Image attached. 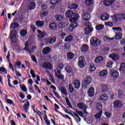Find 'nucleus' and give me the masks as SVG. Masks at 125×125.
Here are the masks:
<instances>
[{"label":"nucleus","instance_id":"nucleus-4","mask_svg":"<svg viewBox=\"0 0 125 125\" xmlns=\"http://www.w3.org/2000/svg\"><path fill=\"white\" fill-rule=\"evenodd\" d=\"M92 81V77L90 76H87L83 81V84H82V87L83 88H87L88 86L90 84Z\"/></svg>","mask_w":125,"mask_h":125},{"label":"nucleus","instance_id":"nucleus-45","mask_svg":"<svg viewBox=\"0 0 125 125\" xmlns=\"http://www.w3.org/2000/svg\"><path fill=\"white\" fill-rule=\"evenodd\" d=\"M85 4L86 5L90 6V5H92L93 4L92 0H85Z\"/></svg>","mask_w":125,"mask_h":125},{"label":"nucleus","instance_id":"nucleus-18","mask_svg":"<svg viewBox=\"0 0 125 125\" xmlns=\"http://www.w3.org/2000/svg\"><path fill=\"white\" fill-rule=\"evenodd\" d=\"M60 2V0H51L50 1V4H52L51 8L54 9L56 5V4H58Z\"/></svg>","mask_w":125,"mask_h":125},{"label":"nucleus","instance_id":"nucleus-60","mask_svg":"<svg viewBox=\"0 0 125 125\" xmlns=\"http://www.w3.org/2000/svg\"><path fill=\"white\" fill-rule=\"evenodd\" d=\"M111 113L110 112H108V111H106L105 113H104V115H105L107 117V118L109 119L110 118Z\"/></svg>","mask_w":125,"mask_h":125},{"label":"nucleus","instance_id":"nucleus-41","mask_svg":"<svg viewBox=\"0 0 125 125\" xmlns=\"http://www.w3.org/2000/svg\"><path fill=\"white\" fill-rule=\"evenodd\" d=\"M122 38V34L121 33H118L115 35L116 40H120Z\"/></svg>","mask_w":125,"mask_h":125},{"label":"nucleus","instance_id":"nucleus-3","mask_svg":"<svg viewBox=\"0 0 125 125\" xmlns=\"http://www.w3.org/2000/svg\"><path fill=\"white\" fill-rule=\"evenodd\" d=\"M90 43L93 46L99 47L101 43V41L98 38L93 37L90 39Z\"/></svg>","mask_w":125,"mask_h":125},{"label":"nucleus","instance_id":"nucleus-29","mask_svg":"<svg viewBox=\"0 0 125 125\" xmlns=\"http://www.w3.org/2000/svg\"><path fill=\"white\" fill-rule=\"evenodd\" d=\"M103 61H104V58L101 56L97 57L94 60V62L96 63H99Z\"/></svg>","mask_w":125,"mask_h":125},{"label":"nucleus","instance_id":"nucleus-53","mask_svg":"<svg viewBox=\"0 0 125 125\" xmlns=\"http://www.w3.org/2000/svg\"><path fill=\"white\" fill-rule=\"evenodd\" d=\"M6 102L11 105H13V106H15V104L13 101H12L11 99H9L8 98H7Z\"/></svg>","mask_w":125,"mask_h":125},{"label":"nucleus","instance_id":"nucleus-23","mask_svg":"<svg viewBox=\"0 0 125 125\" xmlns=\"http://www.w3.org/2000/svg\"><path fill=\"white\" fill-rule=\"evenodd\" d=\"M49 52H50V47H46L44 48L43 50H42V53H43L44 55H46Z\"/></svg>","mask_w":125,"mask_h":125},{"label":"nucleus","instance_id":"nucleus-2","mask_svg":"<svg viewBox=\"0 0 125 125\" xmlns=\"http://www.w3.org/2000/svg\"><path fill=\"white\" fill-rule=\"evenodd\" d=\"M63 67V64H60L58 66H57L56 69L54 70L55 76L61 80H62L64 79V76L61 72V70L62 69Z\"/></svg>","mask_w":125,"mask_h":125},{"label":"nucleus","instance_id":"nucleus-55","mask_svg":"<svg viewBox=\"0 0 125 125\" xmlns=\"http://www.w3.org/2000/svg\"><path fill=\"white\" fill-rule=\"evenodd\" d=\"M112 29L114 30H117L118 31H120V32L123 31L122 28L120 27H113Z\"/></svg>","mask_w":125,"mask_h":125},{"label":"nucleus","instance_id":"nucleus-5","mask_svg":"<svg viewBox=\"0 0 125 125\" xmlns=\"http://www.w3.org/2000/svg\"><path fill=\"white\" fill-rule=\"evenodd\" d=\"M16 33L17 31L16 30H13L11 31V32H10V39H11L12 42L13 43H16L17 41H14L13 40H15L16 37Z\"/></svg>","mask_w":125,"mask_h":125},{"label":"nucleus","instance_id":"nucleus-26","mask_svg":"<svg viewBox=\"0 0 125 125\" xmlns=\"http://www.w3.org/2000/svg\"><path fill=\"white\" fill-rule=\"evenodd\" d=\"M30 106V103L29 102H27L26 103L23 104V109L25 112L27 113L28 110L29 109V107Z\"/></svg>","mask_w":125,"mask_h":125},{"label":"nucleus","instance_id":"nucleus-27","mask_svg":"<svg viewBox=\"0 0 125 125\" xmlns=\"http://www.w3.org/2000/svg\"><path fill=\"white\" fill-rule=\"evenodd\" d=\"M89 47L87 44H83L81 48V51L86 52L88 50Z\"/></svg>","mask_w":125,"mask_h":125},{"label":"nucleus","instance_id":"nucleus-52","mask_svg":"<svg viewBox=\"0 0 125 125\" xmlns=\"http://www.w3.org/2000/svg\"><path fill=\"white\" fill-rule=\"evenodd\" d=\"M119 19H120V21L122 20H125V14H120L119 15Z\"/></svg>","mask_w":125,"mask_h":125},{"label":"nucleus","instance_id":"nucleus-48","mask_svg":"<svg viewBox=\"0 0 125 125\" xmlns=\"http://www.w3.org/2000/svg\"><path fill=\"white\" fill-rule=\"evenodd\" d=\"M85 104L83 103H80V104H77V106L80 108V109H83L84 107Z\"/></svg>","mask_w":125,"mask_h":125},{"label":"nucleus","instance_id":"nucleus-25","mask_svg":"<svg viewBox=\"0 0 125 125\" xmlns=\"http://www.w3.org/2000/svg\"><path fill=\"white\" fill-rule=\"evenodd\" d=\"M109 19V16L107 14H104L101 16V20L103 21H106Z\"/></svg>","mask_w":125,"mask_h":125},{"label":"nucleus","instance_id":"nucleus-59","mask_svg":"<svg viewBox=\"0 0 125 125\" xmlns=\"http://www.w3.org/2000/svg\"><path fill=\"white\" fill-rule=\"evenodd\" d=\"M73 113H74V116H75L78 119V121H77V122L80 123L81 119L80 118V117L79 116V115H78V114L76 112H73Z\"/></svg>","mask_w":125,"mask_h":125},{"label":"nucleus","instance_id":"nucleus-10","mask_svg":"<svg viewBox=\"0 0 125 125\" xmlns=\"http://www.w3.org/2000/svg\"><path fill=\"white\" fill-rule=\"evenodd\" d=\"M42 67L44 69H52L53 68V65L51 63L49 62H44L42 64Z\"/></svg>","mask_w":125,"mask_h":125},{"label":"nucleus","instance_id":"nucleus-36","mask_svg":"<svg viewBox=\"0 0 125 125\" xmlns=\"http://www.w3.org/2000/svg\"><path fill=\"white\" fill-rule=\"evenodd\" d=\"M102 114H103V110H101L98 113L96 114L94 117L97 119H100L101 118Z\"/></svg>","mask_w":125,"mask_h":125},{"label":"nucleus","instance_id":"nucleus-24","mask_svg":"<svg viewBox=\"0 0 125 125\" xmlns=\"http://www.w3.org/2000/svg\"><path fill=\"white\" fill-rule=\"evenodd\" d=\"M35 24L37 27H42L44 25V23L41 21H37L35 22Z\"/></svg>","mask_w":125,"mask_h":125},{"label":"nucleus","instance_id":"nucleus-12","mask_svg":"<svg viewBox=\"0 0 125 125\" xmlns=\"http://www.w3.org/2000/svg\"><path fill=\"white\" fill-rule=\"evenodd\" d=\"M94 30V29L92 27H87L84 30V33L85 35H88L92 33Z\"/></svg>","mask_w":125,"mask_h":125},{"label":"nucleus","instance_id":"nucleus-56","mask_svg":"<svg viewBox=\"0 0 125 125\" xmlns=\"http://www.w3.org/2000/svg\"><path fill=\"white\" fill-rule=\"evenodd\" d=\"M32 60L34 62L36 63H38V60L35 55H33L31 56Z\"/></svg>","mask_w":125,"mask_h":125},{"label":"nucleus","instance_id":"nucleus-51","mask_svg":"<svg viewBox=\"0 0 125 125\" xmlns=\"http://www.w3.org/2000/svg\"><path fill=\"white\" fill-rule=\"evenodd\" d=\"M97 108L99 110H102L103 109V105L100 103H97Z\"/></svg>","mask_w":125,"mask_h":125},{"label":"nucleus","instance_id":"nucleus-58","mask_svg":"<svg viewBox=\"0 0 125 125\" xmlns=\"http://www.w3.org/2000/svg\"><path fill=\"white\" fill-rule=\"evenodd\" d=\"M113 40H114V37H112V38H110L108 37H106L104 38V41L105 40L106 42H108L110 41H112Z\"/></svg>","mask_w":125,"mask_h":125},{"label":"nucleus","instance_id":"nucleus-44","mask_svg":"<svg viewBox=\"0 0 125 125\" xmlns=\"http://www.w3.org/2000/svg\"><path fill=\"white\" fill-rule=\"evenodd\" d=\"M60 114L64 118H67L68 120L71 119V118L67 114L64 115L62 112H60Z\"/></svg>","mask_w":125,"mask_h":125},{"label":"nucleus","instance_id":"nucleus-16","mask_svg":"<svg viewBox=\"0 0 125 125\" xmlns=\"http://www.w3.org/2000/svg\"><path fill=\"white\" fill-rule=\"evenodd\" d=\"M24 45L25 46V47H24V50L26 51H28L29 55L30 56H32V52H34V51H33L32 50H30L29 49V42L28 41H27L26 42V43H25V44H24Z\"/></svg>","mask_w":125,"mask_h":125},{"label":"nucleus","instance_id":"nucleus-47","mask_svg":"<svg viewBox=\"0 0 125 125\" xmlns=\"http://www.w3.org/2000/svg\"><path fill=\"white\" fill-rule=\"evenodd\" d=\"M0 72L4 73V74H7V70L4 67H0Z\"/></svg>","mask_w":125,"mask_h":125},{"label":"nucleus","instance_id":"nucleus-14","mask_svg":"<svg viewBox=\"0 0 125 125\" xmlns=\"http://www.w3.org/2000/svg\"><path fill=\"white\" fill-rule=\"evenodd\" d=\"M110 58L113 61H117L120 58V56L117 53H112L109 55Z\"/></svg>","mask_w":125,"mask_h":125},{"label":"nucleus","instance_id":"nucleus-42","mask_svg":"<svg viewBox=\"0 0 125 125\" xmlns=\"http://www.w3.org/2000/svg\"><path fill=\"white\" fill-rule=\"evenodd\" d=\"M20 87L21 89L23 92H26L27 90L26 87L25 86V85L24 84H21L20 85Z\"/></svg>","mask_w":125,"mask_h":125},{"label":"nucleus","instance_id":"nucleus-33","mask_svg":"<svg viewBox=\"0 0 125 125\" xmlns=\"http://www.w3.org/2000/svg\"><path fill=\"white\" fill-rule=\"evenodd\" d=\"M36 4L35 2H32L30 3V4L29 5V10H33L36 8Z\"/></svg>","mask_w":125,"mask_h":125},{"label":"nucleus","instance_id":"nucleus-28","mask_svg":"<svg viewBox=\"0 0 125 125\" xmlns=\"http://www.w3.org/2000/svg\"><path fill=\"white\" fill-rule=\"evenodd\" d=\"M73 39V36L72 35H68L64 39V42H71Z\"/></svg>","mask_w":125,"mask_h":125},{"label":"nucleus","instance_id":"nucleus-38","mask_svg":"<svg viewBox=\"0 0 125 125\" xmlns=\"http://www.w3.org/2000/svg\"><path fill=\"white\" fill-rule=\"evenodd\" d=\"M55 19L57 21H62L63 18L61 15H55Z\"/></svg>","mask_w":125,"mask_h":125},{"label":"nucleus","instance_id":"nucleus-9","mask_svg":"<svg viewBox=\"0 0 125 125\" xmlns=\"http://www.w3.org/2000/svg\"><path fill=\"white\" fill-rule=\"evenodd\" d=\"M78 23L77 21L72 22L71 24L69 25L68 27V30L70 32H73L75 29L78 26Z\"/></svg>","mask_w":125,"mask_h":125},{"label":"nucleus","instance_id":"nucleus-32","mask_svg":"<svg viewBox=\"0 0 125 125\" xmlns=\"http://www.w3.org/2000/svg\"><path fill=\"white\" fill-rule=\"evenodd\" d=\"M28 32L26 30L22 29L20 31V35L22 37H25L27 34Z\"/></svg>","mask_w":125,"mask_h":125},{"label":"nucleus","instance_id":"nucleus-57","mask_svg":"<svg viewBox=\"0 0 125 125\" xmlns=\"http://www.w3.org/2000/svg\"><path fill=\"white\" fill-rule=\"evenodd\" d=\"M47 8V6L46 4L41 5V9L42 11H45Z\"/></svg>","mask_w":125,"mask_h":125},{"label":"nucleus","instance_id":"nucleus-35","mask_svg":"<svg viewBox=\"0 0 125 125\" xmlns=\"http://www.w3.org/2000/svg\"><path fill=\"white\" fill-rule=\"evenodd\" d=\"M65 70L67 73H71L72 72V69L69 65H66Z\"/></svg>","mask_w":125,"mask_h":125},{"label":"nucleus","instance_id":"nucleus-11","mask_svg":"<svg viewBox=\"0 0 125 125\" xmlns=\"http://www.w3.org/2000/svg\"><path fill=\"white\" fill-rule=\"evenodd\" d=\"M94 88L93 87H91L89 89L87 90V95L90 97H93L94 95Z\"/></svg>","mask_w":125,"mask_h":125},{"label":"nucleus","instance_id":"nucleus-37","mask_svg":"<svg viewBox=\"0 0 125 125\" xmlns=\"http://www.w3.org/2000/svg\"><path fill=\"white\" fill-rule=\"evenodd\" d=\"M60 29H62L66 27V23L64 22H61L59 24Z\"/></svg>","mask_w":125,"mask_h":125},{"label":"nucleus","instance_id":"nucleus-6","mask_svg":"<svg viewBox=\"0 0 125 125\" xmlns=\"http://www.w3.org/2000/svg\"><path fill=\"white\" fill-rule=\"evenodd\" d=\"M85 59L84 57H80L79 58V61L78 62V65L80 68H83L85 67L84 65Z\"/></svg>","mask_w":125,"mask_h":125},{"label":"nucleus","instance_id":"nucleus-54","mask_svg":"<svg viewBox=\"0 0 125 125\" xmlns=\"http://www.w3.org/2000/svg\"><path fill=\"white\" fill-rule=\"evenodd\" d=\"M114 63L113 62L110 61L108 62V63L106 65V67L107 68H111L112 67H113V64Z\"/></svg>","mask_w":125,"mask_h":125},{"label":"nucleus","instance_id":"nucleus-61","mask_svg":"<svg viewBox=\"0 0 125 125\" xmlns=\"http://www.w3.org/2000/svg\"><path fill=\"white\" fill-rule=\"evenodd\" d=\"M45 35H46L45 32H43L41 34L39 35L38 37L40 38H43L45 36Z\"/></svg>","mask_w":125,"mask_h":125},{"label":"nucleus","instance_id":"nucleus-50","mask_svg":"<svg viewBox=\"0 0 125 125\" xmlns=\"http://www.w3.org/2000/svg\"><path fill=\"white\" fill-rule=\"evenodd\" d=\"M48 11H42L40 14V16H41V17L44 18L45 16H46L48 15Z\"/></svg>","mask_w":125,"mask_h":125},{"label":"nucleus","instance_id":"nucleus-46","mask_svg":"<svg viewBox=\"0 0 125 125\" xmlns=\"http://www.w3.org/2000/svg\"><path fill=\"white\" fill-rule=\"evenodd\" d=\"M68 89H69V91L71 93H72L74 92V87H73V85L72 83H69Z\"/></svg>","mask_w":125,"mask_h":125},{"label":"nucleus","instance_id":"nucleus-43","mask_svg":"<svg viewBox=\"0 0 125 125\" xmlns=\"http://www.w3.org/2000/svg\"><path fill=\"white\" fill-rule=\"evenodd\" d=\"M78 4H72L71 6H69V8L70 10L72 9H77L78 7Z\"/></svg>","mask_w":125,"mask_h":125},{"label":"nucleus","instance_id":"nucleus-40","mask_svg":"<svg viewBox=\"0 0 125 125\" xmlns=\"http://www.w3.org/2000/svg\"><path fill=\"white\" fill-rule=\"evenodd\" d=\"M50 44H53L56 42V37H52L50 39H49Z\"/></svg>","mask_w":125,"mask_h":125},{"label":"nucleus","instance_id":"nucleus-20","mask_svg":"<svg viewBox=\"0 0 125 125\" xmlns=\"http://www.w3.org/2000/svg\"><path fill=\"white\" fill-rule=\"evenodd\" d=\"M75 56V54L74 53L72 52H68L67 53L66 57L67 59H69V60H72V59H73Z\"/></svg>","mask_w":125,"mask_h":125},{"label":"nucleus","instance_id":"nucleus-22","mask_svg":"<svg viewBox=\"0 0 125 125\" xmlns=\"http://www.w3.org/2000/svg\"><path fill=\"white\" fill-rule=\"evenodd\" d=\"M73 85L75 86V88L76 89H79L80 87V82L76 80L75 81H73Z\"/></svg>","mask_w":125,"mask_h":125},{"label":"nucleus","instance_id":"nucleus-62","mask_svg":"<svg viewBox=\"0 0 125 125\" xmlns=\"http://www.w3.org/2000/svg\"><path fill=\"white\" fill-rule=\"evenodd\" d=\"M19 96L21 99H24L25 98V95L22 92H20Z\"/></svg>","mask_w":125,"mask_h":125},{"label":"nucleus","instance_id":"nucleus-15","mask_svg":"<svg viewBox=\"0 0 125 125\" xmlns=\"http://www.w3.org/2000/svg\"><path fill=\"white\" fill-rule=\"evenodd\" d=\"M112 21L114 23H116L119 21H121V19L119 18V14L114 15L112 16Z\"/></svg>","mask_w":125,"mask_h":125},{"label":"nucleus","instance_id":"nucleus-31","mask_svg":"<svg viewBox=\"0 0 125 125\" xmlns=\"http://www.w3.org/2000/svg\"><path fill=\"white\" fill-rule=\"evenodd\" d=\"M95 28L97 31H100L101 30L103 29V28H104V25L102 24H99L98 25H97Z\"/></svg>","mask_w":125,"mask_h":125},{"label":"nucleus","instance_id":"nucleus-13","mask_svg":"<svg viewBox=\"0 0 125 125\" xmlns=\"http://www.w3.org/2000/svg\"><path fill=\"white\" fill-rule=\"evenodd\" d=\"M82 19L84 21H89L91 19V15L89 13H84L82 16Z\"/></svg>","mask_w":125,"mask_h":125},{"label":"nucleus","instance_id":"nucleus-30","mask_svg":"<svg viewBox=\"0 0 125 125\" xmlns=\"http://www.w3.org/2000/svg\"><path fill=\"white\" fill-rule=\"evenodd\" d=\"M125 70V63H122L120 64V67L119 68V71L120 72V73H122Z\"/></svg>","mask_w":125,"mask_h":125},{"label":"nucleus","instance_id":"nucleus-39","mask_svg":"<svg viewBox=\"0 0 125 125\" xmlns=\"http://www.w3.org/2000/svg\"><path fill=\"white\" fill-rule=\"evenodd\" d=\"M61 91L62 93V94L64 95H66L68 94L67 90L66 89V88H65V87H64L63 86H61Z\"/></svg>","mask_w":125,"mask_h":125},{"label":"nucleus","instance_id":"nucleus-21","mask_svg":"<svg viewBox=\"0 0 125 125\" xmlns=\"http://www.w3.org/2000/svg\"><path fill=\"white\" fill-rule=\"evenodd\" d=\"M58 24L56 22H51L49 25V27L52 30H55L57 29Z\"/></svg>","mask_w":125,"mask_h":125},{"label":"nucleus","instance_id":"nucleus-8","mask_svg":"<svg viewBox=\"0 0 125 125\" xmlns=\"http://www.w3.org/2000/svg\"><path fill=\"white\" fill-rule=\"evenodd\" d=\"M114 106L115 108H121L124 105V104L120 100H116L113 103Z\"/></svg>","mask_w":125,"mask_h":125},{"label":"nucleus","instance_id":"nucleus-7","mask_svg":"<svg viewBox=\"0 0 125 125\" xmlns=\"http://www.w3.org/2000/svg\"><path fill=\"white\" fill-rule=\"evenodd\" d=\"M109 73L113 78H118L119 77V72L115 69L110 70Z\"/></svg>","mask_w":125,"mask_h":125},{"label":"nucleus","instance_id":"nucleus-34","mask_svg":"<svg viewBox=\"0 0 125 125\" xmlns=\"http://www.w3.org/2000/svg\"><path fill=\"white\" fill-rule=\"evenodd\" d=\"M107 74H108L107 70H103L100 72V76L103 77V76L107 75Z\"/></svg>","mask_w":125,"mask_h":125},{"label":"nucleus","instance_id":"nucleus-49","mask_svg":"<svg viewBox=\"0 0 125 125\" xmlns=\"http://www.w3.org/2000/svg\"><path fill=\"white\" fill-rule=\"evenodd\" d=\"M96 70V67H95V65L93 63L90 64V70L91 72H93Z\"/></svg>","mask_w":125,"mask_h":125},{"label":"nucleus","instance_id":"nucleus-64","mask_svg":"<svg viewBox=\"0 0 125 125\" xmlns=\"http://www.w3.org/2000/svg\"><path fill=\"white\" fill-rule=\"evenodd\" d=\"M45 42L46 44H50V41L49 38H47L45 39Z\"/></svg>","mask_w":125,"mask_h":125},{"label":"nucleus","instance_id":"nucleus-63","mask_svg":"<svg viewBox=\"0 0 125 125\" xmlns=\"http://www.w3.org/2000/svg\"><path fill=\"white\" fill-rule=\"evenodd\" d=\"M53 93H54L55 96L57 98H58V99H60V97L59 94H58L57 92H55V91L53 90Z\"/></svg>","mask_w":125,"mask_h":125},{"label":"nucleus","instance_id":"nucleus-1","mask_svg":"<svg viewBox=\"0 0 125 125\" xmlns=\"http://www.w3.org/2000/svg\"><path fill=\"white\" fill-rule=\"evenodd\" d=\"M65 16L67 18H70L69 22H74L77 21L79 17L78 14L76 13L71 10H68L65 13Z\"/></svg>","mask_w":125,"mask_h":125},{"label":"nucleus","instance_id":"nucleus-19","mask_svg":"<svg viewBox=\"0 0 125 125\" xmlns=\"http://www.w3.org/2000/svg\"><path fill=\"white\" fill-rule=\"evenodd\" d=\"M114 0H104V1L103 3L104 5L106 6H109L113 4V3H114Z\"/></svg>","mask_w":125,"mask_h":125},{"label":"nucleus","instance_id":"nucleus-17","mask_svg":"<svg viewBox=\"0 0 125 125\" xmlns=\"http://www.w3.org/2000/svg\"><path fill=\"white\" fill-rule=\"evenodd\" d=\"M108 100V97L106 94H104L100 96V100L103 103L106 102Z\"/></svg>","mask_w":125,"mask_h":125}]
</instances>
